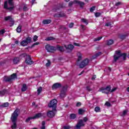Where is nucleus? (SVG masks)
Here are the masks:
<instances>
[{
	"instance_id": "f257e3e1",
	"label": "nucleus",
	"mask_w": 129,
	"mask_h": 129,
	"mask_svg": "<svg viewBox=\"0 0 129 129\" xmlns=\"http://www.w3.org/2000/svg\"><path fill=\"white\" fill-rule=\"evenodd\" d=\"M19 113H20V109H16L11 116V120L13 122V124L11 126L12 129H15L17 127V119L18 116H19Z\"/></svg>"
},
{
	"instance_id": "f03ea898",
	"label": "nucleus",
	"mask_w": 129,
	"mask_h": 129,
	"mask_svg": "<svg viewBox=\"0 0 129 129\" xmlns=\"http://www.w3.org/2000/svg\"><path fill=\"white\" fill-rule=\"evenodd\" d=\"M4 9L5 10H9V11H13L14 9H15V6H14V2H13V1H6L4 3Z\"/></svg>"
},
{
	"instance_id": "7ed1b4c3",
	"label": "nucleus",
	"mask_w": 129,
	"mask_h": 129,
	"mask_svg": "<svg viewBox=\"0 0 129 129\" xmlns=\"http://www.w3.org/2000/svg\"><path fill=\"white\" fill-rule=\"evenodd\" d=\"M89 63V59L88 58H86L83 60L80 64V68H84L86 66H87Z\"/></svg>"
},
{
	"instance_id": "20e7f679",
	"label": "nucleus",
	"mask_w": 129,
	"mask_h": 129,
	"mask_svg": "<svg viewBox=\"0 0 129 129\" xmlns=\"http://www.w3.org/2000/svg\"><path fill=\"white\" fill-rule=\"evenodd\" d=\"M57 103H58V101L56 99H53L50 101L48 104V107L52 108H55L57 106Z\"/></svg>"
},
{
	"instance_id": "39448f33",
	"label": "nucleus",
	"mask_w": 129,
	"mask_h": 129,
	"mask_svg": "<svg viewBox=\"0 0 129 129\" xmlns=\"http://www.w3.org/2000/svg\"><path fill=\"white\" fill-rule=\"evenodd\" d=\"M111 89V87L110 86H107L106 88H102L100 89L99 91L102 92V93H106V94L109 93L110 92V90Z\"/></svg>"
},
{
	"instance_id": "423d86ee",
	"label": "nucleus",
	"mask_w": 129,
	"mask_h": 129,
	"mask_svg": "<svg viewBox=\"0 0 129 129\" xmlns=\"http://www.w3.org/2000/svg\"><path fill=\"white\" fill-rule=\"evenodd\" d=\"M31 41H32V38L31 37H27L26 40L22 41L21 42V46H27L29 44V43H31Z\"/></svg>"
},
{
	"instance_id": "0eeeda50",
	"label": "nucleus",
	"mask_w": 129,
	"mask_h": 129,
	"mask_svg": "<svg viewBox=\"0 0 129 129\" xmlns=\"http://www.w3.org/2000/svg\"><path fill=\"white\" fill-rule=\"evenodd\" d=\"M43 115L41 113H38L36 114L35 116L31 117H29L26 120V122H29L31 119H35L36 118H39V117H41Z\"/></svg>"
},
{
	"instance_id": "6e6552de",
	"label": "nucleus",
	"mask_w": 129,
	"mask_h": 129,
	"mask_svg": "<svg viewBox=\"0 0 129 129\" xmlns=\"http://www.w3.org/2000/svg\"><path fill=\"white\" fill-rule=\"evenodd\" d=\"M45 49L47 52H49L50 53H52L54 52V51H56V48H55L54 46H51L49 44L45 46Z\"/></svg>"
},
{
	"instance_id": "1a4fd4ad",
	"label": "nucleus",
	"mask_w": 129,
	"mask_h": 129,
	"mask_svg": "<svg viewBox=\"0 0 129 129\" xmlns=\"http://www.w3.org/2000/svg\"><path fill=\"white\" fill-rule=\"evenodd\" d=\"M84 125H85V124L84 123L83 120L80 119L78 122V123L76 126V128L80 129L81 128V127L84 126Z\"/></svg>"
},
{
	"instance_id": "9d476101",
	"label": "nucleus",
	"mask_w": 129,
	"mask_h": 129,
	"mask_svg": "<svg viewBox=\"0 0 129 129\" xmlns=\"http://www.w3.org/2000/svg\"><path fill=\"white\" fill-rule=\"evenodd\" d=\"M15 78H17V75L16 74H13L10 77H5V80L6 82H10L12 81L13 79H15Z\"/></svg>"
},
{
	"instance_id": "9b49d317",
	"label": "nucleus",
	"mask_w": 129,
	"mask_h": 129,
	"mask_svg": "<svg viewBox=\"0 0 129 129\" xmlns=\"http://www.w3.org/2000/svg\"><path fill=\"white\" fill-rule=\"evenodd\" d=\"M55 114H56V109L49 110L47 112V116H48V117H54Z\"/></svg>"
},
{
	"instance_id": "f8f14e48",
	"label": "nucleus",
	"mask_w": 129,
	"mask_h": 129,
	"mask_svg": "<svg viewBox=\"0 0 129 129\" xmlns=\"http://www.w3.org/2000/svg\"><path fill=\"white\" fill-rule=\"evenodd\" d=\"M66 90H67V86L63 87L62 90L61 91L60 96L61 98H63L66 96Z\"/></svg>"
},
{
	"instance_id": "ddd939ff",
	"label": "nucleus",
	"mask_w": 129,
	"mask_h": 129,
	"mask_svg": "<svg viewBox=\"0 0 129 129\" xmlns=\"http://www.w3.org/2000/svg\"><path fill=\"white\" fill-rule=\"evenodd\" d=\"M116 56H119L120 57H122L123 60H125V58H126V53H121L120 50L116 51Z\"/></svg>"
},
{
	"instance_id": "4468645a",
	"label": "nucleus",
	"mask_w": 129,
	"mask_h": 129,
	"mask_svg": "<svg viewBox=\"0 0 129 129\" xmlns=\"http://www.w3.org/2000/svg\"><path fill=\"white\" fill-rule=\"evenodd\" d=\"M54 17H55V18L64 17H66V14H65L64 12H59L58 14H54Z\"/></svg>"
},
{
	"instance_id": "2eb2a0df",
	"label": "nucleus",
	"mask_w": 129,
	"mask_h": 129,
	"mask_svg": "<svg viewBox=\"0 0 129 129\" xmlns=\"http://www.w3.org/2000/svg\"><path fill=\"white\" fill-rule=\"evenodd\" d=\"M25 62L26 63V64H28V65H32V64H33V61H32L30 55H28L26 57Z\"/></svg>"
},
{
	"instance_id": "dca6fc26",
	"label": "nucleus",
	"mask_w": 129,
	"mask_h": 129,
	"mask_svg": "<svg viewBox=\"0 0 129 129\" xmlns=\"http://www.w3.org/2000/svg\"><path fill=\"white\" fill-rule=\"evenodd\" d=\"M62 86V85L59 83H56L54 84L52 86V89H57L58 88H60Z\"/></svg>"
},
{
	"instance_id": "f3484780",
	"label": "nucleus",
	"mask_w": 129,
	"mask_h": 129,
	"mask_svg": "<svg viewBox=\"0 0 129 129\" xmlns=\"http://www.w3.org/2000/svg\"><path fill=\"white\" fill-rule=\"evenodd\" d=\"M52 22V20L50 19H45L42 21V24L44 25H48V24H50Z\"/></svg>"
},
{
	"instance_id": "a211bd4d",
	"label": "nucleus",
	"mask_w": 129,
	"mask_h": 129,
	"mask_svg": "<svg viewBox=\"0 0 129 129\" xmlns=\"http://www.w3.org/2000/svg\"><path fill=\"white\" fill-rule=\"evenodd\" d=\"M64 47L65 48H66L67 50H70V51H72V50H73L74 48V46H73V45H72V44L69 45L68 47L67 46L64 45Z\"/></svg>"
},
{
	"instance_id": "6ab92c4d",
	"label": "nucleus",
	"mask_w": 129,
	"mask_h": 129,
	"mask_svg": "<svg viewBox=\"0 0 129 129\" xmlns=\"http://www.w3.org/2000/svg\"><path fill=\"white\" fill-rule=\"evenodd\" d=\"M101 55H102V53H101V52H97L93 56L92 58L93 59H95V58H97V57L100 56Z\"/></svg>"
},
{
	"instance_id": "aec40b11",
	"label": "nucleus",
	"mask_w": 129,
	"mask_h": 129,
	"mask_svg": "<svg viewBox=\"0 0 129 129\" xmlns=\"http://www.w3.org/2000/svg\"><path fill=\"white\" fill-rule=\"evenodd\" d=\"M75 4H78V5H79L81 8H82L85 5L84 3L80 1H75Z\"/></svg>"
},
{
	"instance_id": "412c9836",
	"label": "nucleus",
	"mask_w": 129,
	"mask_h": 129,
	"mask_svg": "<svg viewBox=\"0 0 129 129\" xmlns=\"http://www.w3.org/2000/svg\"><path fill=\"white\" fill-rule=\"evenodd\" d=\"M20 62V58L19 57H15L13 59V62L14 64H18Z\"/></svg>"
},
{
	"instance_id": "4be33fe9",
	"label": "nucleus",
	"mask_w": 129,
	"mask_h": 129,
	"mask_svg": "<svg viewBox=\"0 0 129 129\" xmlns=\"http://www.w3.org/2000/svg\"><path fill=\"white\" fill-rule=\"evenodd\" d=\"M77 56L78 57V61H80L82 59V54L80 52L77 53Z\"/></svg>"
},
{
	"instance_id": "5701e85b",
	"label": "nucleus",
	"mask_w": 129,
	"mask_h": 129,
	"mask_svg": "<svg viewBox=\"0 0 129 129\" xmlns=\"http://www.w3.org/2000/svg\"><path fill=\"white\" fill-rule=\"evenodd\" d=\"M56 48L60 52H63L64 51V47L62 46H60L59 45H57Z\"/></svg>"
},
{
	"instance_id": "b1692460",
	"label": "nucleus",
	"mask_w": 129,
	"mask_h": 129,
	"mask_svg": "<svg viewBox=\"0 0 129 129\" xmlns=\"http://www.w3.org/2000/svg\"><path fill=\"white\" fill-rule=\"evenodd\" d=\"M17 33H21L22 32V26L19 25L16 29Z\"/></svg>"
},
{
	"instance_id": "393cba45",
	"label": "nucleus",
	"mask_w": 129,
	"mask_h": 129,
	"mask_svg": "<svg viewBox=\"0 0 129 129\" xmlns=\"http://www.w3.org/2000/svg\"><path fill=\"white\" fill-rule=\"evenodd\" d=\"M26 90H27V85L24 84L22 86V88L21 89V91L24 92V91H26Z\"/></svg>"
},
{
	"instance_id": "a878e982",
	"label": "nucleus",
	"mask_w": 129,
	"mask_h": 129,
	"mask_svg": "<svg viewBox=\"0 0 129 129\" xmlns=\"http://www.w3.org/2000/svg\"><path fill=\"white\" fill-rule=\"evenodd\" d=\"M107 45H112V44H113V40L112 39H110L109 40L107 41Z\"/></svg>"
},
{
	"instance_id": "bb28decb",
	"label": "nucleus",
	"mask_w": 129,
	"mask_h": 129,
	"mask_svg": "<svg viewBox=\"0 0 129 129\" xmlns=\"http://www.w3.org/2000/svg\"><path fill=\"white\" fill-rule=\"evenodd\" d=\"M84 112H85V110H84L82 108H80L79 109V114H83Z\"/></svg>"
},
{
	"instance_id": "cd10ccee",
	"label": "nucleus",
	"mask_w": 129,
	"mask_h": 129,
	"mask_svg": "<svg viewBox=\"0 0 129 129\" xmlns=\"http://www.w3.org/2000/svg\"><path fill=\"white\" fill-rule=\"evenodd\" d=\"M45 124H46V122H45L44 121H42L41 129H46V126H45Z\"/></svg>"
},
{
	"instance_id": "c85d7f7f",
	"label": "nucleus",
	"mask_w": 129,
	"mask_h": 129,
	"mask_svg": "<svg viewBox=\"0 0 129 129\" xmlns=\"http://www.w3.org/2000/svg\"><path fill=\"white\" fill-rule=\"evenodd\" d=\"M70 118L71 119H75V118H76V114H70Z\"/></svg>"
},
{
	"instance_id": "c756f323",
	"label": "nucleus",
	"mask_w": 129,
	"mask_h": 129,
	"mask_svg": "<svg viewBox=\"0 0 129 129\" xmlns=\"http://www.w3.org/2000/svg\"><path fill=\"white\" fill-rule=\"evenodd\" d=\"M119 58H120V56H118V55H114V61L115 62H116V61H117V60H118V59H119Z\"/></svg>"
},
{
	"instance_id": "7c9ffc66",
	"label": "nucleus",
	"mask_w": 129,
	"mask_h": 129,
	"mask_svg": "<svg viewBox=\"0 0 129 129\" xmlns=\"http://www.w3.org/2000/svg\"><path fill=\"white\" fill-rule=\"evenodd\" d=\"M94 110L96 112H100V107L97 106L95 108Z\"/></svg>"
},
{
	"instance_id": "2f4dec72",
	"label": "nucleus",
	"mask_w": 129,
	"mask_h": 129,
	"mask_svg": "<svg viewBox=\"0 0 129 129\" xmlns=\"http://www.w3.org/2000/svg\"><path fill=\"white\" fill-rule=\"evenodd\" d=\"M5 21H12V16H7L5 18Z\"/></svg>"
},
{
	"instance_id": "473e14b6",
	"label": "nucleus",
	"mask_w": 129,
	"mask_h": 129,
	"mask_svg": "<svg viewBox=\"0 0 129 129\" xmlns=\"http://www.w3.org/2000/svg\"><path fill=\"white\" fill-rule=\"evenodd\" d=\"M1 106L2 107H8V106H9V103L8 102L4 103L3 104L1 105Z\"/></svg>"
},
{
	"instance_id": "72a5a7b5",
	"label": "nucleus",
	"mask_w": 129,
	"mask_h": 129,
	"mask_svg": "<svg viewBox=\"0 0 129 129\" xmlns=\"http://www.w3.org/2000/svg\"><path fill=\"white\" fill-rule=\"evenodd\" d=\"M102 39V36H101V37H99L96 38H95L94 39V42H96L97 41H100V40H101Z\"/></svg>"
},
{
	"instance_id": "f704fd0d",
	"label": "nucleus",
	"mask_w": 129,
	"mask_h": 129,
	"mask_svg": "<svg viewBox=\"0 0 129 129\" xmlns=\"http://www.w3.org/2000/svg\"><path fill=\"white\" fill-rule=\"evenodd\" d=\"M42 88L41 87H40L39 88H38V89H37V92H38V95H39V94H40V93H41V92H42Z\"/></svg>"
},
{
	"instance_id": "c9c22d12",
	"label": "nucleus",
	"mask_w": 129,
	"mask_h": 129,
	"mask_svg": "<svg viewBox=\"0 0 129 129\" xmlns=\"http://www.w3.org/2000/svg\"><path fill=\"white\" fill-rule=\"evenodd\" d=\"M82 22L83 23H84L85 24H86V25H88V21H87V20L85 19H82L81 20Z\"/></svg>"
},
{
	"instance_id": "e433bc0d",
	"label": "nucleus",
	"mask_w": 129,
	"mask_h": 129,
	"mask_svg": "<svg viewBox=\"0 0 129 129\" xmlns=\"http://www.w3.org/2000/svg\"><path fill=\"white\" fill-rule=\"evenodd\" d=\"M5 94H6V90L0 91V96H4Z\"/></svg>"
},
{
	"instance_id": "4c0bfd02",
	"label": "nucleus",
	"mask_w": 129,
	"mask_h": 129,
	"mask_svg": "<svg viewBox=\"0 0 129 129\" xmlns=\"http://www.w3.org/2000/svg\"><path fill=\"white\" fill-rule=\"evenodd\" d=\"M28 57V55H27V53H23L21 55H20V58H25V57Z\"/></svg>"
},
{
	"instance_id": "58836bf2",
	"label": "nucleus",
	"mask_w": 129,
	"mask_h": 129,
	"mask_svg": "<svg viewBox=\"0 0 129 129\" xmlns=\"http://www.w3.org/2000/svg\"><path fill=\"white\" fill-rule=\"evenodd\" d=\"M70 128H71V126L69 125H65L62 126V127L61 128V129H70Z\"/></svg>"
},
{
	"instance_id": "ea45409f",
	"label": "nucleus",
	"mask_w": 129,
	"mask_h": 129,
	"mask_svg": "<svg viewBox=\"0 0 129 129\" xmlns=\"http://www.w3.org/2000/svg\"><path fill=\"white\" fill-rule=\"evenodd\" d=\"M126 37V35H120L119 36V38H120L121 39V40H124V39H125Z\"/></svg>"
},
{
	"instance_id": "a19ab883",
	"label": "nucleus",
	"mask_w": 129,
	"mask_h": 129,
	"mask_svg": "<svg viewBox=\"0 0 129 129\" xmlns=\"http://www.w3.org/2000/svg\"><path fill=\"white\" fill-rule=\"evenodd\" d=\"M23 11H28V5L25 4L23 7Z\"/></svg>"
},
{
	"instance_id": "79ce46f5",
	"label": "nucleus",
	"mask_w": 129,
	"mask_h": 129,
	"mask_svg": "<svg viewBox=\"0 0 129 129\" xmlns=\"http://www.w3.org/2000/svg\"><path fill=\"white\" fill-rule=\"evenodd\" d=\"M6 33V30L5 29H2L0 31V35H4Z\"/></svg>"
},
{
	"instance_id": "37998d69",
	"label": "nucleus",
	"mask_w": 129,
	"mask_h": 129,
	"mask_svg": "<svg viewBox=\"0 0 129 129\" xmlns=\"http://www.w3.org/2000/svg\"><path fill=\"white\" fill-rule=\"evenodd\" d=\"M101 15V14H100V13H96L95 14V17H96V18H98V17H100Z\"/></svg>"
},
{
	"instance_id": "c03bdc74",
	"label": "nucleus",
	"mask_w": 129,
	"mask_h": 129,
	"mask_svg": "<svg viewBox=\"0 0 129 129\" xmlns=\"http://www.w3.org/2000/svg\"><path fill=\"white\" fill-rule=\"evenodd\" d=\"M46 41H51L52 40H54V38L53 37H48L47 38H46Z\"/></svg>"
},
{
	"instance_id": "a18cd8bd",
	"label": "nucleus",
	"mask_w": 129,
	"mask_h": 129,
	"mask_svg": "<svg viewBox=\"0 0 129 129\" xmlns=\"http://www.w3.org/2000/svg\"><path fill=\"white\" fill-rule=\"evenodd\" d=\"M95 10V7L93 6V7L90 9V12H91V13H92V12H93V11H94Z\"/></svg>"
},
{
	"instance_id": "49530a36",
	"label": "nucleus",
	"mask_w": 129,
	"mask_h": 129,
	"mask_svg": "<svg viewBox=\"0 0 129 129\" xmlns=\"http://www.w3.org/2000/svg\"><path fill=\"white\" fill-rule=\"evenodd\" d=\"M50 65H51V61L50 60H48L47 63H46V66L47 67H49V66H50Z\"/></svg>"
},
{
	"instance_id": "de8ad7c7",
	"label": "nucleus",
	"mask_w": 129,
	"mask_h": 129,
	"mask_svg": "<svg viewBox=\"0 0 129 129\" xmlns=\"http://www.w3.org/2000/svg\"><path fill=\"white\" fill-rule=\"evenodd\" d=\"M37 40H38V37L37 36V35L34 36L33 37L34 42H36V41H37Z\"/></svg>"
},
{
	"instance_id": "09e8293b",
	"label": "nucleus",
	"mask_w": 129,
	"mask_h": 129,
	"mask_svg": "<svg viewBox=\"0 0 129 129\" xmlns=\"http://www.w3.org/2000/svg\"><path fill=\"white\" fill-rule=\"evenodd\" d=\"M121 2H117L115 4V6H116V7H118V6H120V5H121Z\"/></svg>"
},
{
	"instance_id": "8fccbe9b",
	"label": "nucleus",
	"mask_w": 129,
	"mask_h": 129,
	"mask_svg": "<svg viewBox=\"0 0 129 129\" xmlns=\"http://www.w3.org/2000/svg\"><path fill=\"white\" fill-rule=\"evenodd\" d=\"M126 113H127V110H124L123 111V113H122V115H125V114H126Z\"/></svg>"
},
{
	"instance_id": "3c124183",
	"label": "nucleus",
	"mask_w": 129,
	"mask_h": 129,
	"mask_svg": "<svg viewBox=\"0 0 129 129\" xmlns=\"http://www.w3.org/2000/svg\"><path fill=\"white\" fill-rule=\"evenodd\" d=\"M73 26H74V23H71L69 25V28H73Z\"/></svg>"
},
{
	"instance_id": "603ef678",
	"label": "nucleus",
	"mask_w": 129,
	"mask_h": 129,
	"mask_svg": "<svg viewBox=\"0 0 129 129\" xmlns=\"http://www.w3.org/2000/svg\"><path fill=\"white\" fill-rule=\"evenodd\" d=\"M116 89H117L116 88H113V89H112L110 91V92H114V91H115Z\"/></svg>"
},
{
	"instance_id": "864d4df0",
	"label": "nucleus",
	"mask_w": 129,
	"mask_h": 129,
	"mask_svg": "<svg viewBox=\"0 0 129 129\" xmlns=\"http://www.w3.org/2000/svg\"><path fill=\"white\" fill-rule=\"evenodd\" d=\"M105 26H106V27H109V26H111V24H110V23H106L105 24Z\"/></svg>"
},
{
	"instance_id": "5fc2aeb1",
	"label": "nucleus",
	"mask_w": 129,
	"mask_h": 129,
	"mask_svg": "<svg viewBox=\"0 0 129 129\" xmlns=\"http://www.w3.org/2000/svg\"><path fill=\"white\" fill-rule=\"evenodd\" d=\"M83 120L85 122H86V121H87L88 120V118H87V117H85L83 118Z\"/></svg>"
},
{
	"instance_id": "6e6d98bb",
	"label": "nucleus",
	"mask_w": 129,
	"mask_h": 129,
	"mask_svg": "<svg viewBox=\"0 0 129 129\" xmlns=\"http://www.w3.org/2000/svg\"><path fill=\"white\" fill-rule=\"evenodd\" d=\"M105 105H106L107 106H109L110 105V103L108 102H106L105 104Z\"/></svg>"
},
{
	"instance_id": "4d7b16f0",
	"label": "nucleus",
	"mask_w": 129,
	"mask_h": 129,
	"mask_svg": "<svg viewBox=\"0 0 129 129\" xmlns=\"http://www.w3.org/2000/svg\"><path fill=\"white\" fill-rule=\"evenodd\" d=\"M81 105V102H78L77 103V105H76V106H80Z\"/></svg>"
},
{
	"instance_id": "13d9d810",
	"label": "nucleus",
	"mask_w": 129,
	"mask_h": 129,
	"mask_svg": "<svg viewBox=\"0 0 129 129\" xmlns=\"http://www.w3.org/2000/svg\"><path fill=\"white\" fill-rule=\"evenodd\" d=\"M87 90H88V91H91V89L90 87H87Z\"/></svg>"
},
{
	"instance_id": "bf43d9fd",
	"label": "nucleus",
	"mask_w": 129,
	"mask_h": 129,
	"mask_svg": "<svg viewBox=\"0 0 129 129\" xmlns=\"http://www.w3.org/2000/svg\"><path fill=\"white\" fill-rule=\"evenodd\" d=\"M81 28H82V29L83 30V31H84V30H85V27H84V25H81Z\"/></svg>"
},
{
	"instance_id": "052dcab7",
	"label": "nucleus",
	"mask_w": 129,
	"mask_h": 129,
	"mask_svg": "<svg viewBox=\"0 0 129 129\" xmlns=\"http://www.w3.org/2000/svg\"><path fill=\"white\" fill-rule=\"evenodd\" d=\"M74 45L75 46H77L78 47H79V44H78V43H74Z\"/></svg>"
},
{
	"instance_id": "680f3d73",
	"label": "nucleus",
	"mask_w": 129,
	"mask_h": 129,
	"mask_svg": "<svg viewBox=\"0 0 129 129\" xmlns=\"http://www.w3.org/2000/svg\"><path fill=\"white\" fill-rule=\"evenodd\" d=\"M95 78H96V76H94L92 78V80H94V79H95Z\"/></svg>"
},
{
	"instance_id": "e2e57ef3",
	"label": "nucleus",
	"mask_w": 129,
	"mask_h": 129,
	"mask_svg": "<svg viewBox=\"0 0 129 129\" xmlns=\"http://www.w3.org/2000/svg\"><path fill=\"white\" fill-rule=\"evenodd\" d=\"M73 5V3L72 2H70L69 4V7H71V6Z\"/></svg>"
},
{
	"instance_id": "0e129e2a",
	"label": "nucleus",
	"mask_w": 129,
	"mask_h": 129,
	"mask_svg": "<svg viewBox=\"0 0 129 129\" xmlns=\"http://www.w3.org/2000/svg\"><path fill=\"white\" fill-rule=\"evenodd\" d=\"M39 42H36L34 44V45H39Z\"/></svg>"
},
{
	"instance_id": "69168bd1",
	"label": "nucleus",
	"mask_w": 129,
	"mask_h": 129,
	"mask_svg": "<svg viewBox=\"0 0 129 129\" xmlns=\"http://www.w3.org/2000/svg\"><path fill=\"white\" fill-rule=\"evenodd\" d=\"M15 43L16 44H19V41H16Z\"/></svg>"
},
{
	"instance_id": "338daca9",
	"label": "nucleus",
	"mask_w": 129,
	"mask_h": 129,
	"mask_svg": "<svg viewBox=\"0 0 129 129\" xmlns=\"http://www.w3.org/2000/svg\"><path fill=\"white\" fill-rule=\"evenodd\" d=\"M127 91H128V92H129V87L127 88Z\"/></svg>"
},
{
	"instance_id": "774afa93",
	"label": "nucleus",
	"mask_w": 129,
	"mask_h": 129,
	"mask_svg": "<svg viewBox=\"0 0 129 129\" xmlns=\"http://www.w3.org/2000/svg\"><path fill=\"white\" fill-rule=\"evenodd\" d=\"M108 70L109 71H111V69L110 68H108Z\"/></svg>"
}]
</instances>
